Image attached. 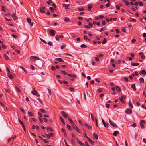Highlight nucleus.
I'll return each mask as SVG.
<instances>
[{"label":"nucleus","mask_w":146,"mask_h":146,"mask_svg":"<svg viewBox=\"0 0 146 146\" xmlns=\"http://www.w3.org/2000/svg\"><path fill=\"white\" fill-rule=\"evenodd\" d=\"M30 60L33 62H35L36 60H39L40 59L38 57L36 56H31L30 57Z\"/></svg>","instance_id":"f257e3e1"},{"label":"nucleus","mask_w":146,"mask_h":146,"mask_svg":"<svg viewBox=\"0 0 146 146\" xmlns=\"http://www.w3.org/2000/svg\"><path fill=\"white\" fill-rule=\"evenodd\" d=\"M126 98V97L124 95H121V96L119 97V99L121 101L123 104H124L125 103V101L123 100H125Z\"/></svg>","instance_id":"f03ea898"},{"label":"nucleus","mask_w":146,"mask_h":146,"mask_svg":"<svg viewBox=\"0 0 146 146\" xmlns=\"http://www.w3.org/2000/svg\"><path fill=\"white\" fill-rule=\"evenodd\" d=\"M109 122L111 126L114 127H117V125L116 124L113 122L112 121H111L110 119H109Z\"/></svg>","instance_id":"7ed1b4c3"},{"label":"nucleus","mask_w":146,"mask_h":146,"mask_svg":"<svg viewBox=\"0 0 146 146\" xmlns=\"http://www.w3.org/2000/svg\"><path fill=\"white\" fill-rule=\"evenodd\" d=\"M125 113L127 114H130L132 112V110L129 108L126 109L125 111Z\"/></svg>","instance_id":"20e7f679"},{"label":"nucleus","mask_w":146,"mask_h":146,"mask_svg":"<svg viewBox=\"0 0 146 146\" xmlns=\"http://www.w3.org/2000/svg\"><path fill=\"white\" fill-rule=\"evenodd\" d=\"M46 135L48 139H50L51 137H53L54 136V134L53 133H49L48 134H46Z\"/></svg>","instance_id":"39448f33"},{"label":"nucleus","mask_w":146,"mask_h":146,"mask_svg":"<svg viewBox=\"0 0 146 146\" xmlns=\"http://www.w3.org/2000/svg\"><path fill=\"white\" fill-rule=\"evenodd\" d=\"M62 115L65 118H68L67 114L64 111H62L61 113Z\"/></svg>","instance_id":"423d86ee"},{"label":"nucleus","mask_w":146,"mask_h":146,"mask_svg":"<svg viewBox=\"0 0 146 146\" xmlns=\"http://www.w3.org/2000/svg\"><path fill=\"white\" fill-rule=\"evenodd\" d=\"M45 9V8L44 7H42L40 8L39 11L42 13H45L44 10Z\"/></svg>","instance_id":"0eeeda50"},{"label":"nucleus","mask_w":146,"mask_h":146,"mask_svg":"<svg viewBox=\"0 0 146 146\" xmlns=\"http://www.w3.org/2000/svg\"><path fill=\"white\" fill-rule=\"evenodd\" d=\"M27 21L28 23L30 24L31 26H33V23H31V19L30 18H27Z\"/></svg>","instance_id":"6e6552de"},{"label":"nucleus","mask_w":146,"mask_h":146,"mask_svg":"<svg viewBox=\"0 0 146 146\" xmlns=\"http://www.w3.org/2000/svg\"><path fill=\"white\" fill-rule=\"evenodd\" d=\"M62 5L64 7H65V9H66V10H67L68 9H69V8L68 7H69L70 5V4H62Z\"/></svg>","instance_id":"1a4fd4ad"},{"label":"nucleus","mask_w":146,"mask_h":146,"mask_svg":"<svg viewBox=\"0 0 146 146\" xmlns=\"http://www.w3.org/2000/svg\"><path fill=\"white\" fill-rule=\"evenodd\" d=\"M50 33L51 35L54 36L55 35L56 31L53 30L51 29L50 31Z\"/></svg>","instance_id":"9d476101"},{"label":"nucleus","mask_w":146,"mask_h":146,"mask_svg":"<svg viewBox=\"0 0 146 146\" xmlns=\"http://www.w3.org/2000/svg\"><path fill=\"white\" fill-rule=\"evenodd\" d=\"M62 132L63 133V135L64 137H66L67 136V134L65 130L63 128L61 129Z\"/></svg>","instance_id":"9b49d317"},{"label":"nucleus","mask_w":146,"mask_h":146,"mask_svg":"<svg viewBox=\"0 0 146 146\" xmlns=\"http://www.w3.org/2000/svg\"><path fill=\"white\" fill-rule=\"evenodd\" d=\"M32 88L33 89H34V90L32 91H31L32 94L34 95H35L37 93V91L34 88Z\"/></svg>","instance_id":"f8f14e48"},{"label":"nucleus","mask_w":146,"mask_h":146,"mask_svg":"<svg viewBox=\"0 0 146 146\" xmlns=\"http://www.w3.org/2000/svg\"><path fill=\"white\" fill-rule=\"evenodd\" d=\"M8 76L10 79H13L14 78V76L12 75L10 72L8 73L7 74Z\"/></svg>","instance_id":"ddd939ff"},{"label":"nucleus","mask_w":146,"mask_h":146,"mask_svg":"<svg viewBox=\"0 0 146 146\" xmlns=\"http://www.w3.org/2000/svg\"><path fill=\"white\" fill-rule=\"evenodd\" d=\"M139 56H141V58L142 59H144L145 58V56L143 55V52H141L139 54Z\"/></svg>","instance_id":"4468645a"},{"label":"nucleus","mask_w":146,"mask_h":146,"mask_svg":"<svg viewBox=\"0 0 146 146\" xmlns=\"http://www.w3.org/2000/svg\"><path fill=\"white\" fill-rule=\"evenodd\" d=\"M59 118H60V120H61V122L64 125H66V124H65V123L64 121V120L63 119V118L61 116Z\"/></svg>","instance_id":"2eb2a0df"},{"label":"nucleus","mask_w":146,"mask_h":146,"mask_svg":"<svg viewBox=\"0 0 146 146\" xmlns=\"http://www.w3.org/2000/svg\"><path fill=\"white\" fill-rule=\"evenodd\" d=\"M12 17L14 20H16L18 18L15 16V14H13L12 15Z\"/></svg>","instance_id":"dca6fc26"},{"label":"nucleus","mask_w":146,"mask_h":146,"mask_svg":"<svg viewBox=\"0 0 146 146\" xmlns=\"http://www.w3.org/2000/svg\"><path fill=\"white\" fill-rule=\"evenodd\" d=\"M93 136L94 138H95L97 140L98 139V136L96 133H93Z\"/></svg>","instance_id":"f3484780"},{"label":"nucleus","mask_w":146,"mask_h":146,"mask_svg":"<svg viewBox=\"0 0 146 146\" xmlns=\"http://www.w3.org/2000/svg\"><path fill=\"white\" fill-rule=\"evenodd\" d=\"M84 125L88 129L90 130H91L92 129V127L91 126L88 124H84Z\"/></svg>","instance_id":"a211bd4d"},{"label":"nucleus","mask_w":146,"mask_h":146,"mask_svg":"<svg viewBox=\"0 0 146 146\" xmlns=\"http://www.w3.org/2000/svg\"><path fill=\"white\" fill-rule=\"evenodd\" d=\"M139 63H133V62L131 63V65L133 66H137L139 65Z\"/></svg>","instance_id":"6ab92c4d"},{"label":"nucleus","mask_w":146,"mask_h":146,"mask_svg":"<svg viewBox=\"0 0 146 146\" xmlns=\"http://www.w3.org/2000/svg\"><path fill=\"white\" fill-rule=\"evenodd\" d=\"M56 60L60 62H64V60L60 58H56Z\"/></svg>","instance_id":"aec40b11"},{"label":"nucleus","mask_w":146,"mask_h":146,"mask_svg":"<svg viewBox=\"0 0 146 146\" xmlns=\"http://www.w3.org/2000/svg\"><path fill=\"white\" fill-rule=\"evenodd\" d=\"M129 107L131 108V109L133 108V106L131 102V101L129 100Z\"/></svg>","instance_id":"412c9836"},{"label":"nucleus","mask_w":146,"mask_h":146,"mask_svg":"<svg viewBox=\"0 0 146 146\" xmlns=\"http://www.w3.org/2000/svg\"><path fill=\"white\" fill-rule=\"evenodd\" d=\"M119 132L118 131H116L114 132L113 133V135L115 136H116L117 135V134H119Z\"/></svg>","instance_id":"4be33fe9"},{"label":"nucleus","mask_w":146,"mask_h":146,"mask_svg":"<svg viewBox=\"0 0 146 146\" xmlns=\"http://www.w3.org/2000/svg\"><path fill=\"white\" fill-rule=\"evenodd\" d=\"M47 131H52L53 132L54 131L53 129L52 128L50 127H48L47 128Z\"/></svg>","instance_id":"5701e85b"},{"label":"nucleus","mask_w":146,"mask_h":146,"mask_svg":"<svg viewBox=\"0 0 146 146\" xmlns=\"http://www.w3.org/2000/svg\"><path fill=\"white\" fill-rule=\"evenodd\" d=\"M129 22H136V20L134 18H130L129 20Z\"/></svg>","instance_id":"b1692460"},{"label":"nucleus","mask_w":146,"mask_h":146,"mask_svg":"<svg viewBox=\"0 0 146 146\" xmlns=\"http://www.w3.org/2000/svg\"><path fill=\"white\" fill-rule=\"evenodd\" d=\"M77 141L81 146H85L84 144L81 141L78 140Z\"/></svg>","instance_id":"393cba45"},{"label":"nucleus","mask_w":146,"mask_h":146,"mask_svg":"<svg viewBox=\"0 0 146 146\" xmlns=\"http://www.w3.org/2000/svg\"><path fill=\"white\" fill-rule=\"evenodd\" d=\"M116 90L118 92H119L121 91V88L117 86H115Z\"/></svg>","instance_id":"a878e982"},{"label":"nucleus","mask_w":146,"mask_h":146,"mask_svg":"<svg viewBox=\"0 0 146 146\" xmlns=\"http://www.w3.org/2000/svg\"><path fill=\"white\" fill-rule=\"evenodd\" d=\"M131 87L132 88L134 91H135L136 90V88L135 87V84H132L131 86Z\"/></svg>","instance_id":"bb28decb"},{"label":"nucleus","mask_w":146,"mask_h":146,"mask_svg":"<svg viewBox=\"0 0 146 146\" xmlns=\"http://www.w3.org/2000/svg\"><path fill=\"white\" fill-rule=\"evenodd\" d=\"M88 139L89 141L93 145L94 144V142L90 138H88Z\"/></svg>","instance_id":"cd10ccee"},{"label":"nucleus","mask_w":146,"mask_h":146,"mask_svg":"<svg viewBox=\"0 0 146 146\" xmlns=\"http://www.w3.org/2000/svg\"><path fill=\"white\" fill-rule=\"evenodd\" d=\"M3 56L4 58L6 60H9V57L5 54H3Z\"/></svg>","instance_id":"c85d7f7f"},{"label":"nucleus","mask_w":146,"mask_h":146,"mask_svg":"<svg viewBox=\"0 0 146 146\" xmlns=\"http://www.w3.org/2000/svg\"><path fill=\"white\" fill-rule=\"evenodd\" d=\"M139 80L140 83H144V79L142 78L139 79Z\"/></svg>","instance_id":"c756f323"},{"label":"nucleus","mask_w":146,"mask_h":146,"mask_svg":"<svg viewBox=\"0 0 146 146\" xmlns=\"http://www.w3.org/2000/svg\"><path fill=\"white\" fill-rule=\"evenodd\" d=\"M76 129V130L78 133H81V131L79 129L78 127H76V128L75 129Z\"/></svg>","instance_id":"7c9ffc66"},{"label":"nucleus","mask_w":146,"mask_h":146,"mask_svg":"<svg viewBox=\"0 0 146 146\" xmlns=\"http://www.w3.org/2000/svg\"><path fill=\"white\" fill-rule=\"evenodd\" d=\"M28 115L29 116H33V113L30 111H28Z\"/></svg>","instance_id":"2f4dec72"},{"label":"nucleus","mask_w":146,"mask_h":146,"mask_svg":"<svg viewBox=\"0 0 146 146\" xmlns=\"http://www.w3.org/2000/svg\"><path fill=\"white\" fill-rule=\"evenodd\" d=\"M88 9L89 11H90L91 10V8L92 7V5L90 4H89L88 5Z\"/></svg>","instance_id":"473e14b6"},{"label":"nucleus","mask_w":146,"mask_h":146,"mask_svg":"<svg viewBox=\"0 0 146 146\" xmlns=\"http://www.w3.org/2000/svg\"><path fill=\"white\" fill-rule=\"evenodd\" d=\"M15 89L16 90L19 92H21L20 90L17 87L15 86Z\"/></svg>","instance_id":"72a5a7b5"},{"label":"nucleus","mask_w":146,"mask_h":146,"mask_svg":"<svg viewBox=\"0 0 146 146\" xmlns=\"http://www.w3.org/2000/svg\"><path fill=\"white\" fill-rule=\"evenodd\" d=\"M20 68L21 69H22L25 72V73H27V71L23 67V66H20Z\"/></svg>","instance_id":"f704fd0d"},{"label":"nucleus","mask_w":146,"mask_h":146,"mask_svg":"<svg viewBox=\"0 0 146 146\" xmlns=\"http://www.w3.org/2000/svg\"><path fill=\"white\" fill-rule=\"evenodd\" d=\"M72 128L74 129L76 128V127H77L76 125H75L74 123L72 124Z\"/></svg>","instance_id":"c9c22d12"},{"label":"nucleus","mask_w":146,"mask_h":146,"mask_svg":"<svg viewBox=\"0 0 146 146\" xmlns=\"http://www.w3.org/2000/svg\"><path fill=\"white\" fill-rule=\"evenodd\" d=\"M80 47L82 48H85L87 47V46L84 44L81 45Z\"/></svg>","instance_id":"e433bc0d"},{"label":"nucleus","mask_w":146,"mask_h":146,"mask_svg":"<svg viewBox=\"0 0 146 146\" xmlns=\"http://www.w3.org/2000/svg\"><path fill=\"white\" fill-rule=\"evenodd\" d=\"M55 38L56 40H57L58 41H59V36H58V35H56V36H55Z\"/></svg>","instance_id":"4c0bfd02"},{"label":"nucleus","mask_w":146,"mask_h":146,"mask_svg":"<svg viewBox=\"0 0 146 146\" xmlns=\"http://www.w3.org/2000/svg\"><path fill=\"white\" fill-rule=\"evenodd\" d=\"M106 30V29H105V27H102L101 28V29L99 31L100 32H101L102 31H104Z\"/></svg>","instance_id":"58836bf2"},{"label":"nucleus","mask_w":146,"mask_h":146,"mask_svg":"<svg viewBox=\"0 0 146 146\" xmlns=\"http://www.w3.org/2000/svg\"><path fill=\"white\" fill-rule=\"evenodd\" d=\"M67 126L68 129L69 130H71V126L68 124H67Z\"/></svg>","instance_id":"ea45409f"},{"label":"nucleus","mask_w":146,"mask_h":146,"mask_svg":"<svg viewBox=\"0 0 146 146\" xmlns=\"http://www.w3.org/2000/svg\"><path fill=\"white\" fill-rule=\"evenodd\" d=\"M66 46V44H63L61 46V49H64L65 47Z\"/></svg>","instance_id":"a19ab883"},{"label":"nucleus","mask_w":146,"mask_h":146,"mask_svg":"<svg viewBox=\"0 0 146 146\" xmlns=\"http://www.w3.org/2000/svg\"><path fill=\"white\" fill-rule=\"evenodd\" d=\"M103 125L105 127H108V126L109 125V124L108 123H105L104 124H103Z\"/></svg>","instance_id":"79ce46f5"},{"label":"nucleus","mask_w":146,"mask_h":146,"mask_svg":"<svg viewBox=\"0 0 146 146\" xmlns=\"http://www.w3.org/2000/svg\"><path fill=\"white\" fill-rule=\"evenodd\" d=\"M141 72L144 75H145L146 74V72L144 70H142Z\"/></svg>","instance_id":"37998d69"},{"label":"nucleus","mask_w":146,"mask_h":146,"mask_svg":"<svg viewBox=\"0 0 146 146\" xmlns=\"http://www.w3.org/2000/svg\"><path fill=\"white\" fill-rule=\"evenodd\" d=\"M106 42V38H104L102 42V43L103 44H104Z\"/></svg>","instance_id":"c03bdc74"},{"label":"nucleus","mask_w":146,"mask_h":146,"mask_svg":"<svg viewBox=\"0 0 146 146\" xmlns=\"http://www.w3.org/2000/svg\"><path fill=\"white\" fill-rule=\"evenodd\" d=\"M19 122V123L21 125H22L23 124H24L23 123L22 121L19 119H18Z\"/></svg>","instance_id":"a18cd8bd"},{"label":"nucleus","mask_w":146,"mask_h":146,"mask_svg":"<svg viewBox=\"0 0 146 146\" xmlns=\"http://www.w3.org/2000/svg\"><path fill=\"white\" fill-rule=\"evenodd\" d=\"M90 115H91L92 119V120H93V121L94 122V117L93 116V115H92V113H90Z\"/></svg>","instance_id":"49530a36"},{"label":"nucleus","mask_w":146,"mask_h":146,"mask_svg":"<svg viewBox=\"0 0 146 146\" xmlns=\"http://www.w3.org/2000/svg\"><path fill=\"white\" fill-rule=\"evenodd\" d=\"M49 9L52 12H54V8L52 7H49Z\"/></svg>","instance_id":"de8ad7c7"},{"label":"nucleus","mask_w":146,"mask_h":146,"mask_svg":"<svg viewBox=\"0 0 146 146\" xmlns=\"http://www.w3.org/2000/svg\"><path fill=\"white\" fill-rule=\"evenodd\" d=\"M69 21V19L68 17H65L64 19V21L66 22H68Z\"/></svg>","instance_id":"09e8293b"},{"label":"nucleus","mask_w":146,"mask_h":146,"mask_svg":"<svg viewBox=\"0 0 146 146\" xmlns=\"http://www.w3.org/2000/svg\"><path fill=\"white\" fill-rule=\"evenodd\" d=\"M68 118L69 121L72 124L74 123L73 122V121L71 120L70 118L68 117Z\"/></svg>","instance_id":"8fccbe9b"},{"label":"nucleus","mask_w":146,"mask_h":146,"mask_svg":"<svg viewBox=\"0 0 146 146\" xmlns=\"http://www.w3.org/2000/svg\"><path fill=\"white\" fill-rule=\"evenodd\" d=\"M61 72L64 75H66L67 74V73L65 71L63 70H61Z\"/></svg>","instance_id":"3c124183"},{"label":"nucleus","mask_w":146,"mask_h":146,"mask_svg":"<svg viewBox=\"0 0 146 146\" xmlns=\"http://www.w3.org/2000/svg\"><path fill=\"white\" fill-rule=\"evenodd\" d=\"M40 40L42 42H43L45 44H47V43L44 40H43V39H42V38H40Z\"/></svg>","instance_id":"603ef678"},{"label":"nucleus","mask_w":146,"mask_h":146,"mask_svg":"<svg viewBox=\"0 0 146 146\" xmlns=\"http://www.w3.org/2000/svg\"><path fill=\"white\" fill-rule=\"evenodd\" d=\"M38 115L40 117H43L42 114V113H41L40 112L38 113Z\"/></svg>","instance_id":"864d4df0"},{"label":"nucleus","mask_w":146,"mask_h":146,"mask_svg":"<svg viewBox=\"0 0 146 146\" xmlns=\"http://www.w3.org/2000/svg\"><path fill=\"white\" fill-rule=\"evenodd\" d=\"M48 44L50 46H52L53 45V44L51 42H48Z\"/></svg>","instance_id":"5fc2aeb1"},{"label":"nucleus","mask_w":146,"mask_h":146,"mask_svg":"<svg viewBox=\"0 0 146 146\" xmlns=\"http://www.w3.org/2000/svg\"><path fill=\"white\" fill-rule=\"evenodd\" d=\"M52 3V1L51 0H49V1H47L46 2V3L49 5H50Z\"/></svg>","instance_id":"6e6d98bb"},{"label":"nucleus","mask_w":146,"mask_h":146,"mask_svg":"<svg viewBox=\"0 0 146 146\" xmlns=\"http://www.w3.org/2000/svg\"><path fill=\"white\" fill-rule=\"evenodd\" d=\"M42 140L46 143H48V142L46 139H42Z\"/></svg>","instance_id":"4d7b16f0"},{"label":"nucleus","mask_w":146,"mask_h":146,"mask_svg":"<svg viewBox=\"0 0 146 146\" xmlns=\"http://www.w3.org/2000/svg\"><path fill=\"white\" fill-rule=\"evenodd\" d=\"M4 9H5V7L4 6H1V10L2 11L5 12V10Z\"/></svg>","instance_id":"13d9d810"},{"label":"nucleus","mask_w":146,"mask_h":146,"mask_svg":"<svg viewBox=\"0 0 146 146\" xmlns=\"http://www.w3.org/2000/svg\"><path fill=\"white\" fill-rule=\"evenodd\" d=\"M95 81L96 82V83L97 84H98L99 82L100 81H99L98 80V79L96 78L95 79Z\"/></svg>","instance_id":"bf43d9fd"},{"label":"nucleus","mask_w":146,"mask_h":146,"mask_svg":"<svg viewBox=\"0 0 146 146\" xmlns=\"http://www.w3.org/2000/svg\"><path fill=\"white\" fill-rule=\"evenodd\" d=\"M31 119L34 122H36L37 121V120L36 119L34 118H32Z\"/></svg>","instance_id":"052dcab7"},{"label":"nucleus","mask_w":146,"mask_h":146,"mask_svg":"<svg viewBox=\"0 0 146 146\" xmlns=\"http://www.w3.org/2000/svg\"><path fill=\"white\" fill-rule=\"evenodd\" d=\"M78 10L80 11H84V8H78Z\"/></svg>","instance_id":"680f3d73"},{"label":"nucleus","mask_w":146,"mask_h":146,"mask_svg":"<svg viewBox=\"0 0 146 146\" xmlns=\"http://www.w3.org/2000/svg\"><path fill=\"white\" fill-rule=\"evenodd\" d=\"M69 90L71 91H74V88H72V87H70L69 88Z\"/></svg>","instance_id":"e2e57ef3"},{"label":"nucleus","mask_w":146,"mask_h":146,"mask_svg":"<svg viewBox=\"0 0 146 146\" xmlns=\"http://www.w3.org/2000/svg\"><path fill=\"white\" fill-rule=\"evenodd\" d=\"M51 69L53 70H56L55 67L54 66H51Z\"/></svg>","instance_id":"0e129e2a"},{"label":"nucleus","mask_w":146,"mask_h":146,"mask_svg":"<svg viewBox=\"0 0 146 146\" xmlns=\"http://www.w3.org/2000/svg\"><path fill=\"white\" fill-rule=\"evenodd\" d=\"M2 47L4 49H5L6 48V46L3 44L2 45Z\"/></svg>","instance_id":"69168bd1"},{"label":"nucleus","mask_w":146,"mask_h":146,"mask_svg":"<svg viewBox=\"0 0 146 146\" xmlns=\"http://www.w3.org/2000/svg\"><path fill=\"white\" fill-rule=\"evenodd\" d=\"M104 17V16L102 15H100L99 16V19H102Z\"/></svg>","instance_id":"338daca9"},{"label":"nucleus","mask_w":146,"mask_h":146,"mask_svg":"<svg viewBox=\"0 0 146 146\" xmlns=\"http://www.w3.org/2000/svg\"><path fill=\"white\" fill-rule=\"evenodd\" d=\"M143 36L144 38H146V33H143Z\"/></svg>","instance_id":"774afa93"}]
</instances>
